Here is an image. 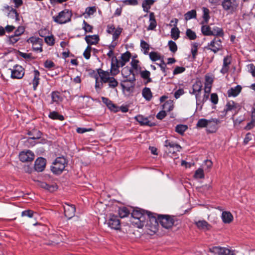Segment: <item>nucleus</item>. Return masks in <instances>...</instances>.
Returning <instances> with one entry per match:
<instances>
[{"instance_id": "nucleus-39", "label": "nucleus", "mask_w": 255, "mask_h": 255, "mask_svg": "<svg viewBox=\"0 0 255 255\" xmlns=\"http://www.w3.org/2000/svg\"><path fill=\"white\" fill-rule=\"evenodd\" d=\"M40 186L50 192H53L57 189V185L55 184L49 185L45 182L41 183Z\"/></svg>"}, {"instance_id": "nucleus-22", "label": "nucleus", "mask_w": 255, "mask_h": 255, "mask_svg": "<svg viewBox=\"0 0 255 255\" xmlns=\"http://www.w3.org/2000/svg\"><path fill=\"white\" fill-rule=\"evenodd\" d=\"M214 252L217 255H233L232 251L226 248L216 247L214 248Z\"/></svg>"}, {"instance_id": "nucleus-35", "label": "nucleus", "mask_w": 255, "mask_h": 255, "mask_svg": "<svg viewBox=\"0 0 255 255\" xmlns=\"http://www.w3.org/2000/svg\"><path fill=\"white\" fill-rule=\"evenodd\" d=\"M149 56L151 60L152 61H156L157 60L161 61L164 59V56L161 55L157 52H151L149 53Z\"/></svg>"}, {"instance_id": "nucleus-28", "label": "nucleus", "mask_w": 255, "mask_h": 255, "mask_svg": "<svg viewBox=\"0 0 255 255\" xmlns=\"http://www.w3.org/2000/svg\"><path fill=\"white\" fill-rule=\"evenodd\" d=\"M131 57V54L129 51H127L121 55V60L119 61V65L121 67L124 66L128 62Z\"/></svg>"}, {"instance_id": "nucleus-11", "label": "nucleus", "mask_w": 255, "mask_h": 255, "mask_svg": "<svg viewBox=\"0 0 255 255\" xmlns=\"http://www.w3.org/2000/svg\"><path fill=\"white\" fill-rule=\"evenodd\" d=\"M11 70V78L12 79H21L24 75V69L20 65H16Z\"/></svg>"}, {"instance_id": "nucleus-16", "label": "nucleus", "mask_w": 255, "mask_h": 255, "mask_svg": "<svg viewBox=\"0 0 255 255\" xmlns=\"http://www.w3.org/2000/svg\"><path fill=\"white\" fill-rule=\"evenodd\" d=\"M64 210L65 215L68 219H70L75 215L76 208L74 205L66 204Z\"/></svg>"}, {"instance_id": "nucleus-40", "label": "nucleus", "mask_w": 255, "mask_h": 255, "mask_svg": "<svg viewBox=\"0 0 255 255\" xmlns=\"http://www.w3.org/2000/svg\"><path fill=\"white\" fill-rule=\"evenodd\" d=\"M162 108L165 112H170L173 110L174 108L173 102L171 100L165 102L163 105Z\"/></svg>"}, {"instance_id": "nucleus-54", "label": "nucleus", "mask_w": 255, "mask_h": 255, "mask_svg": "<svg viewBox=\"0 0 255 255\" xmlns=\"http://www.w3.org/2000/svg\"><path fill=\"white\" fill-rule=\"evenodd\" d=\"M186 34L190 40H195L197 37L195 32L191 29H187L186 30Z\"/></svg>"}, {"instance_id": "nucleus-14", "label": "nucleus", "mask_w": 255, "mask_h": 255, "mask_svg": "<svg viewBox=\"0 0 255 255\" xmlns=\"http://www.w3.org/2000/svg\"><path fill=\"white\" fill-rule=\"evenodd\" d=\"M220 123V121L218 119H211L208 120V126L207 127V131L209 133H214L218 129V124Z\"/></svg>"}, {"instance_id": "nucleus-51", "label": "nucleus", "mask_w": 255, "mask_h": 255, "mask_svg": "<svg viewBox=\"0 0 255 255\" xmlns=\"http://www.w3.org/2000/svg\"><path fill=\"white\" fill-rule=\"evenodd\" d=\"M198 44L197 43H193L191 44V52L193 60H195L197 54Z\"/></svg>"}, {"instance_id": "nucleus-50", "label": "nucleus", "mask_w": 255, "mask_h": 255, "mask_svg": "<svg viewBox=\"0 0 255 255\" xmlns=\"http://www.w3.org/2000/svg\"><path fill=\"white\" fill-rule=\"evenodd\" d=\"M129 214V212L126 207L121 208L119 210V215L121 218L127 217Z\"/></svg>"}, {"instance_id": "nucleus-46", "label": "nucleus", "mask_w": 255, "mask_h": 255, "mask_svg": "<svg viewBox=\"0 0 255 255\" xmlns=\"http://www.w3.org/2000/svg\"><path fill=\"white\" fill-rule=\"evenodd\" d=\"M7 15L9 17L14 19L15 21L19 20V14L14 8H11V10H10Z\"/></svg>"}, {"instance_id": "nucleus-2", "label": "nucleus", "mask_w": 255, "mask_h": 255, "mask_svg": "<svg viewBox=\"0 0 255 255\" xmlns=\"http://www.w3.org/2000/svg\"><path fill=\"white\" fill-rule=\"evenodd\" d=\"M66 164V159L64 157H58L55 159L51 167V171L55 174H60L65 169Z\"/></svg>"}, {"instance_id": "nucleus-42", "label": "nucleus", "mask_w": 255, "mask_h": 255, "mask_svg": "<svg viewBox=\"0 0 255 255\" xmlns=\"http://www.w3.org/2000/svg\"><path fill=\"white\" fill-rule=\"evenodd\" d=\"M140 46L143 53L145 55L148 54L150 48V45L144 40H141Z\"/></svg>"}, {"instance_id": "nucleus-31", "label": "nucleus", "mask_w": 255, "mask_h": 255, "mask_svg": "<svg viewBox=\"0 0 255 255\" xmlns=\"http://www.w3.org/2000/svg\"><path fill=\"white\" fill-rule=\"evenodd\" d=\"M197 227L200 230H209L211 226L205 220H199L195 223Z\"/></svg>"}, {"instance_id": "nucleus-25", "label": "nucleus", "mask_w": 255, "mask_h": 255, "mask_svg": "<svg viewBox=\"0 0 255 255\" xmlns=\"http://www.w3.org/2000/svg\"><path fill=\"white\" fill-rule=\"evenodd\" d=\"M221 218L225 224H230L233 220V216L230 212L223 211L222 213Z\"/></svg>"}, {"instance_id": "nucleus-32", "label": "nucleus", "mask_w": 255, "mask_h": 255, "mask_svg": "<svg viewBox=\"0 0 255 255\" xmlns=\"http://www.w3.org/2000/svg\"><path fill=\"white\" fill-rule=\"evenodd\" d=\"M149 24L147 29L153 30L155 28L157 25L156 21L155 18L154 14L153 12H150L149 14Z\"/></svg>"}, {"instance_id": "nucleus-29", "label": "nucleus", "mask_w": 255, "mask_h": 255, "mask_svg": "<svg viewBox=\"0 0 255 255\" xmlns=\"http://www.w3.org/2000/svg\"><path fill=\"white\" fill-rule=\"evenodd\" d=\"M203 85L202 82L200 80H197L193 84L192 91H189L190 94L198 92H202Z\"/></svg>"}, {"instance_id": "nucleus-27", "label": "nucleus", "mask_w": 255, "mask_h": 255, "mask_svg": "<svg viewBox=\"0 0 255 255\" xmlns=\"http://www.w3.org/2000/svg\"><path fill=\"white\" fill-rule=\"evenodd\" d=\"M33 78L32 81L33 89L35 91L36 90L40 81V73L37 70H34L33 71Z\"/></svg>"}, {"instance_id": "nucleus-38", "label": "nucleus", "mask_w": 255, "mask_h": 255, "mask_svg": "<svg viewBox=\"0 0 255 255\" xmlns=\"http://www.w3.org/2000/svg\"><path fill=\"white\" fill-rule=\"evenodd\" d=\"M52 101L54 103H59L62 100V98L60 96L59 92L57 91L52 92L51 94Z\"/></svg>"}, {"instance_id": "nucleus-36", "label": "nucleus", "mask_w": 255, "mask_h": 255, "mask_svg": "<svg viewBox=\"0 0 255 255\" xmlns=\"http://www.w3.org/2000/svg\"><path fill=\"white\" fill-rule=\"evenodd\" d=\"M122 74L124 79H128L131 75H134L132 71L128 67L124 68L122 70Z\"/></svg>"}, {"instance_id": "nucleus-37", "label": "nucleus", "mask_w": 255, "mask_h": 255, "mask_svg": "<svg viewBox=\"0 0 255 255\" xmlns=\"http://www.w3.org/2000/svg\"><path fill=\"white\" fill-rule=\"evenodd\" d=\"M201 25V31L203 35L210 36L213 34L211 27L208 25L207 24H203Z\"/></svg>"}, {"instance_id": "nucleus-41", "label": "nucleus", "mask_w": 255, "mask_h": 255, "mask_svg": "<svg viewBox=\"0 0 255 255\" xmlns=\"http://www.w3.org/2000/svg\"><path fill=\"white\" fill-rule=\"evenodd\" d=\"M236 105L237 104L233 101L228 102L226 105L224 111L227 113L229 111L236 109L237 108Z\"/></svg>"}, {"instance_id": "nucleus-33", "label": "nucleus", "mask_w": 255, "mask_h": 255, "mask_svg": "<svg viewBox=\"0 0 255 255\" xmlns=\"http://www.w3.org/2000/svg\"><path fill=\"white\" fill-rule=\"evenodd\" d=\"M142 95L143 97L148 101L151 100L152 98V93L149 88L145 87L142 90Z\"/></svg>"}, {"instance_id": "nucleus-12", "label": "nucleus", "mask_w": 255, "mask_h": 255, "mask_svg": "<svg viewBox=\"0 0 255 255\" xmlns=\"http://www.w3.org/2000/svg\"><path fill=\"white\" fill-rule=\"evenodd\" d=\"M19 158L20 160L23 162H31L33 161L34 158V154L32 151L29 150L22 151L20 152Z\"/></svg>"}, {"instance_id": "nucleus-61", "label": "nucleus", "mask_w": 255, "mask_h": 255, "mask_svg": "<svg viewBox=\"0 0 255 255\" xmlns=\"http://www.w3.org/2000/svg\"><path fill=\"white\" fill-rule=\"evenodd\" d=\"M248 71L252 74L253 77H255V66L251 63L248 64L247 66Z\"/></svg>"}, {"instance_id": "nucleus-19", "label": "nucleus", "mask_w": 255, "mask_h": 255, "mask_svg": "<svg viewBox=\"0 0 255 255\" xmlns=\"http://www.w3.org/2000/svg\"><path fill=\"white\" fill-rule=\"evenodd\" d=\"M135 119L138 122L141 126H148L152 127L154 126V124L149 121L148 118L145 117L142 115H137L135 117Z\"/></svg>"}, {"instance_id": "nucleus-62", "label": "nucleus", "mask_w": 255, "mask_h": 255, "mask_svg": "<svg viewBox=\"0 0 255 255\" xmlns=\"http://www.w3.org/2000/svg\"><path fill=\"white\" fill-rule=\"evenodd\" d=\"M45 42L49 45H53L54 44V39L52 35L45 36Z\"/></svg>"}, {"instance_id": "nucleus-8", "label": "nucleus", "mask_w": 255, "mask_h": 255, "mask_svg": "<svg viewBox=\"0 0 255 255\" xmlns=\"http://www.w3.org/2000/svg\"><path fill=\"white\" fill-rule=\"evenodd\" d=\"M122 31L123 28L122 27L119 26L116 28L114 24H108L106 30L108 33L112 34L113 41H116L119 38Z\"/></svg>"}, {"instance_id": "nucleus-7", "label": "nucleus", "mask_w": 255, "mask_h": 255, "mask_svg": "<svg viewBox=\"0 0 255 255\" xmlns=\"http://www.w3.org/2000/svg\"><path fill=\"white\" fill-rule=\"evenodd\" d=\"M206 48L216 53L222 49V41L220 38L215 37L210 42L208 43Z\"/></svg>"}, {"instance_id": "nucleus-53", "label": "nucleus", "mask_w": 255, "mask_h": 255, "mask_svg": "<svg viewBox=\"0 0 255 255\" xmlns=\"http://www.w3.org/2000/svg\"><path fill=\"white\" fill-rule=\"evenodd\" d=\"M102 102L104 104H105L108 107V108L109 109H110L111 110H113L116 107L115 105L108 98H105V97H102Z\"/></svg>"}, {"instance_id": "nucleus-59", "label": "nucleus", "mask_w": 255, "mask_h": 255, "mask_svg": "<svg viewBox=\"0 0 255 255\" xmlns=\"http://www.w3.org/2000/svg\"><path fill=\"white\" fill-rule=\"evenodd\" d=\"M138 63L139 61L138 60L133 59H132L130 62V64L132 70H134L135 71H137L139 70V67L138 65Z\"/></svg>"}, {"instance_id": "nucleus-64", "label": "nucleus", "mask_w": 255, "mask_h": 255, "mask_svg": "<svg viewBox=\"0 0 255 255\" xmlns=\"http://www.w3.org/2000/svg\"><path fill=\"white\" fill-rule=\"evenodd\" d=\"M34 212L33 211L30 210H27L22 212L21 216L24 217L26 216L29 218H32L33 216Z\"/></svg>"}, {"instance_id": "nucleus-49", "label": "nucleus", "mask_w": 255, "mask_h": 255, "mask_svg": "<svg viewBox=\"0 0 255 255\" xmlns=\"http://www.w3.org/2000/svg\"><path fill=\"white\" fill-rule=\"evenodd\" d=\"M150 73L147 70L142 71L140 72V76L143 79L147 80L146 83L151 82V79L150 78Z\"/></svg>"}, {"instance_id": "nucleus-47", "label": "nucleus", "mask_w": 255, "mask_h": 255, "mask_svg": "<svg viewBox=\"0 0 255 255\" xmlns=\"http://www.w3.org/2000/svg\"><path fill=\"white\" fill-rule=\"evenodd\" d=\"M212 33L211 35H214V36H224V31L222 29V28L215 26L213 28V29L212 30Z\"/></svg>"}, {"instance_id": "nucleus-23", "label": "nucleus", "mask_w": 255, "mask_h": 255, "mask_svg": "<svg viewBox=\"0 0 255 255\" xmlns=\"http://www.w3.org/2000/svg\"><path fill=\"white\" fill-rule=\"evenodd\" d=\"M242 87L240 85H237L235 87H232L228 90L227 94L229 97H236L241 93Z\"/></svg>"}, {"instance_id": "nucleus-4", "label": "nucleus", "mask_w": 255, "mask_h": 255, "mask_svg": "<svg viewBox=\"0 0 255 255\" xmlns=\"http://www.w3.org/2000/svg\"><path fill=\"white\" fill-rule=\"evenodd\" d=\"M71 12L65 9L60 11L57 16H53V19L57 23L64 24L71 20Z\"/></svg>"}, {"instance_id": "nucleus-57", "label": "nucleus", "mask_w": 255, "mask_h": 255, "mask_svg": "<svg viewBox=\"0 0 255 255\" xmlns=\"http://www.w3.org/2000/svg\"><path fill=\"white\" fill-rule=\"evenodd\" d=\"M169 50L173 53H175L177 50V46L176 43L172 40L168 42Z\"/></svg>"}, {"instance_id": "nucleus-13", "label": "nucleus", "mask_w": 255, "mask_h": 255, "mask_svg": "<svg viewBox=\"0 0 255 255\" xmlns=\"http://www.w3.org/2000/svg\"><path fill=\"white\" fill-rule=\"evenodd\" d=\"M135 80V78L134 75L130 76V77L128 78V79L123 80L121 83V85L123 89L128 91H130V89L134 87V82Z\"/></svg>"}, {"instance_id": "nucleus-1", "label": "nucleus", "mask_w": 255, "mask_h": 255, "mask_svg": "<svg viewBox=\"0 0 255 255\" xmlns=\"http://www.w3.org/2000/svg\"><path fill=\"white\" fill-rule=\"evenodd\" d=\"M146 211L140 209L133 210L130 220L131 224L136 227L141 228L146 221Z\"/></svg>"}, {"instance_id": "nucleus-63", "label": "nucleus", "mask_w": 255, "mask_h": 255, "mask_svg": "<svg viewBox=\"0 0 255 255\" xmlns=\"http://www.w3.org/2000/svg\"><path fill=\"white\" fill-rule=\"evenodd\" d=\"M185 71V68L184 67H176L173 70V75H177L180 73L184 72Z\"/></svg>"}, {"instance_id": "nucleus-48", "label": "nucleus", "mask_w": 255, "mask_h": 255, "mask_svg": "<svg viewBox=\"0 0 255 255\" xmlns=\"http://www.w3.org/2000/svg\"><path fill=\"white\" fill-rule=\"evenodd\" d=\"M208 120L206 119H199L196 124V128H206L208 126Z\"/></svg>"}, {"instance_id": "nucleus-20", "label": "nucleus", "mask_w": 255, "mask_h": 255, "mask_svg": "<svg viewBox=\"0 0 255 255\" xmlns=\"http://www.w3.org/2000/svg\"><path fill=\"white\" fill-rule=\"evenodd\" d=\"M119 67H121V66L119 65V61L115 57V62H114L113 58L112 59L111 66L110 72L111 76H114L119 73Z\"/></svg>"}, {"instance_id": "nucleus-30", "label": "nucleus", "mask_w": 255, "mask_h": 255, "mask_svg": "<svg viewBox=\"0 0 255 255\" xmlns=\"http://www.w3.org/2000/svg\"><path fill=\"white\" fill-rule=\"evenodd\" d=\"M202 10L203 13L202 18L203 20L201 21L200 24H208L210 18V16L209 15L210 10L206 7H203Z\"/></svg>"}, {"instance_id": "nucleus-5", "label": "nucleus", "mask_w": 255, "mask_h": 255, "mask_svg": "<svg viewBox=\"0 0 255 255\" xmlns=\"http://www.w3.org/2000/svg\"><path fill=\"white\" fill-rule=\"evenodd\" d=\"M106 223L111 229L118 230L121 228V222L118 216L110 214L106 219Z\"/></svg>"}, {"instance_id": "nucleus-45", "label": "nucleus", "mask_w": 255, "mask_h": 255, "mask_svg": "<svg viewBox=\"0 0 255 255\" xmlns=\"http://www.w3.org/2000/svg\"><path fill=\"white\" fill-rule=\"evenodd\" d=\"M188 129V126L185 125H178L175 127V131L180 134H183L184 132Z\"/></svg>"}, {"instance_id": "nucleus-58", "label": "nucleus", "mask_w": 255, "mask_h": 255, "mask_svg": "<svg viewBox=\"0 0 255 255\" xmlns=\"http://www.w3.org/2000/svg\"><path fill=\"white\" fill-rule=\"evenodd\" d=\"M83 29L85 30V32H92L93 26L89 24L85 20H84Z\"/></svg>"}, {"instance_id": "nucleus-43", "label": "nucleus", "mask_w": 255, "mask_h": 255, "mask_svg": "<svg viewBox=\"0 0 255 255\" xmlns=\"http://www.w3.org/2000/svg\"><path fill=\"white\" fill-rule=\"evenodd\" d=\"M49 117L51 119L58 120L61 121H63L64 119V118L62 115H59L58 112L55 111L50 112L49 114Z\"/></svg>"}, {"instance_id": "nucleus-17", "label": "nucleus", "mask_w": 255, "mask_h": 255, "mask_svg": "<svg viewBox=\"0 0 255 255\" xmlns=\"http://www.w3.org/2000/svg\"><path fill=\"white\" fill-rule=\"evenodd\" d=\"M46 160L43 157L38 158L35 161L34 169L37 172H41L45 168Z\"/></svg>"}, {"instance_id": "nucleus-10", "label": "nucleus", "mask_w": 255, "mask_h": 255, "mask_svg": "<svg viewBox=\"0 0 255 255\" xmlns=\"http://www.w3.org/2000/svg\"><path fill=\"white\" fill-rule=\"evenodd\" d=\"M146 220H147V225L151 228V230H156L158 226V217L156 218L150 212L146 211Z\"/></svg>"}, {"instance_id": "nucleus-3", "label": "nucleus", "mask_w": 255, "mask_h": 255, "mask_svg": "<svg viewBox=\"0 0 255 255\" xmlns=\"http://www.w3.org/2000/svg\"><path fill=\"white\" fill-rule=\"evenodd\" d=\"M239 4L238 0H223L221 4L223 9L231 14L237 11Z\"/></svg>"}, {"instance_id": "nucleus-18", "label": "nucleus", "mask_w": 255, "mask_h": 255, "mask_svg": "<svg viewBox=\"0 0 255 255\" xmlns=\"http://www.w3.org/2000/svg\"><path fill=\"white\" fill-rule=\"evenodd\" d=\"M201 92H198L194 93L191 94V95H194L195 96L196 101V105L198 106L201 105V107H202L203 104L208 100V97L206 95H203V97L201 96Z\"/></svg>"}, {"instance_id": "nucleus-15", "label": "nucleus", "mask_w": 255, "mask_h": 255, "mask_svg": "<svg viewBox=\"0 0 255 255\" xmlns=\"http://www.w3.org/2000/svg\"><path fill=\"white\" fill-rule=\"evenodd\" d=\"M164 146L168 148L169 152L172 153L179 151L181 148L179 144L169 140H165Z\"/></svg>"}, {"instance_id": "nucleus-34", "label": "nucleus", "mask_w": 255, "mask_h": 255, "mask_svg": "<svg viewBox=\"0 0 255 255\" xmlns=\"http://www.w3.org/2000/svg\"><path fill=\"white\" fill-rule=\"evenodd\" d=\"M154 1H155L154 0H144L142 3L143 10L144 12H148L151 5L153 4Z\"/></svg>"}, {"instance_id": "nucleus-26", "label": "nucleus", "mask_w": 255, "mask_h": 255, "mask_svg": "<svg viewBox=\"0 0 255 255\" xmlns=\"http://www.w3.org/2000/svg\"><path fill=\"white\" fill-rule=\"evenodd\" d=\"M85 41L88 45H95L98 43L99 37L98 35H87L85 38Z\"/></svg>"}, {"instance_id": "nucleus-56", "label": "nucleus", "mask_w": 255, "mask_h": 255, "mask_svg": "<svg viewBox=\"0 0 255 255\" xmlns=\"http://www.w3.org/2000/svg\"><path fill=\"white\" fill-rule=\"evenodd\" d=\"M8 42L9 44L13 45L19 40V37L14 34L8 36Z\"/></svg>"}, {"instance_id": "nucleus-52", "label": "nucleus", "mask_w": 255, "mask_h": 255, "mask_svg": "<svg viewBox=\"0 0 255 255\" xmlns=\"http://www.w3.org/2000/svg\"><path fill=\"white\" fill-rule=\"evenodd\" d=\"M180 31L177 27H173L171 30V37L175 40L179 37Z\"/></svg>"}, {"instance_id": "nucleus-44", "label": "nucleus", "mask_w": 255, "mask_h": 255, "mask_svg": "<svg viewBox=\"0 0 255 255\" xmlns=\"http://www.w3.org/2000/svg\"><path fill=\"white\" fill-rule=\"evenodd\" d=\"M196 11L195 9H192L188 11L184 14V18L187 21L192 18H196Z\"/></svg>"}, {"instance_id": "nucleus-24", "label": "nucleus", "mask_w": 255, "mask_h": 255, "mask_svg": "<svg viewBox=\"0 0 255 255\" xmlns=\"http://www.w3.org/2000/svg\"><path fill=\"white\" fill-rule=\"evenodd\" d=\"M98 73L101 81L104 83H108L110 79L112 77H111V73L108 71H104L102 69H100L98 71Z\"/></svg>"}, {"instance_id": "nucleus-60", "label": "nucleus", "mask_w": 255, "mask_h": 255, "mask_svg": "<svg viewBox=\"0 0 255 255\" xmlns=\"http://www.w3.org/2000/svg\"><path fill=\"white\" fill-rule=\"evenodd\" d=\"M194 177L196 178H203L204 177L203 170L201 168H198L195 173Z\"/></svg>"}, {"instance_id": "nucleus-9", "label": "nucleus", "mask_w": 255, "mask_h": 255, "mask_svg": "<svg viewBox=\"0 0 255 255\" xmlns=\"http://www.w3.org/2000/svg\"><path fill=\"white\" fill-rule=\"evenodd\" d=\"M27 42L32 44L33 51L37 52H41L42 51V39L36 37H31L27 40Z\"/></svg>"}, {"instance_id": "nucleus-21", "label": "nucleus", "mask_w": 255, "mask_h": 255, "mask_svg": "<svg viewBox=\"0 0 255 255\" xmlns=\"http://www.w3.org/2000/svg\"><path fill=\"white\" fill-rule=\"evenodd\" d=\"M231 63V57L230 56H227L224 57L223 59V64L220 72L223 74L227 73L229 69V65Z\"/></svg>"}, {"instance_id": "nucleus-55", "label": "nucleus", "mask_w": 255, "mask_h": 255, "mask_svg": "<svg viewBox=\"0 0 255 255\" xmlns=\"http://www.w3.org/2000/svg\"><path fill=\"white\" fill-rule=\"evenodd\" d=\"M108 83H109V87L112 88H116L118 85V81L113 76L110 79Z\"/></svg>"}, {"instance_id": "nucleus-6", "label": "nucleus", "mask_w": 255, "mask_h": 255, "mask_svg": "<svg viewBox=\"0 0 255 255\" xmlns=\"http://www.w3.org/2000/svg\"><path fill=\"white\" fill-rule=\"evenodd\" d=\"M158 220L161 225L165 229H169L174 224V220L169 215H158Z\"/></svg>"}]
</instances>
